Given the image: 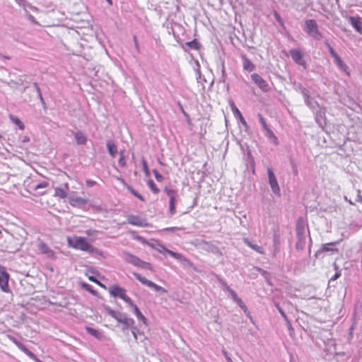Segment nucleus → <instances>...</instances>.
I'll return each instance as SVG.
<instances>
[{
    "mask_svg": "<svg viewBox=\"0 0 362 362\" xmlns=\"http://www.w3.org/2000/svg\"><path fill=\"white\" fill-rule=\"evenodd\" d=\"M176 199L169 200V212L171 215H173L176 212L175 207Z\"/></svg>",
    "mask_w": 362,
    "mask_h": 362,
    "instance_id": "c756f323",
    "label": "nucleus"
},
{
    "mask_svg": "<svg viewBox=\"0 0 362 362\" xmlns=\"http://www.w3.org/2000/svg\"><path fill=\"white\" fill-rule=\"evenodd\" d=\"M124 150H120L119 151V159L118 160V163H119V165L122 168H124L127 165V163H126V159H125V156H124Z\"/></svg>",
    "mask_w": 362,
    "mask_h": 362,
    "instance_id": "bb28decb",
    "label": "nucleus"
},
{
    "mask_svg": "<svg viewBox=\"0 0 362 362\" xmlns=\"http://www.w3.org/2000/svg\"><path fill=\"white\" fill-rule=\"evenodd\" d=\"M9 119L13 124L18 126L21 130H23L25 129L23 122L17 117L14 115H10Z\"/></svg>",
    "mask_w": 362,
    "mask_h": 362,
    "instance_id": "5701e85b",
    "label": "nucleus"
},
{
    "mask_svg": "<svg viewBox=\"0 0 362 362\" xmlns=\"http://www.w3.org/2000/svg\"><path fill=\"white\" fill-rule=\"evenodd\" d=\"M351 25L361 34H362V18L359 16H351L349 18Z\"/></svg>",
    "mask_w": 362,
    "mask_h": 362,
    "instance_id": "4468645a",
    "label": "nucleus"
},
{
    "mask_svg": "<svg viewBox=\"0 0 362 362\" xmlns=\"http://www.w3.org/2000/svg\"><path fill=\"white\" fill-rule=\"evenodd\" d=\"M136 317L138 319L141 320V321L144 322V324H146V318L145 317V316L141 313L139 312V313H137L136 315Z\"/></svg>",
    "mask_w": 362,
    "mask_h": 362,
    "instance_id": "a18cd8bd",
    "label": "nucleus"
},
{
    "mask_svg": "<svg viewBox=\"0 0 362 362\" xmlns=\"http://www.w3.org/2000/svg\"><path fill=\"white\" fill-rule=\"evenodd\" d=\"M258 117H259V122L261 123L263 129L264 130L267 129V128H269V127H268L264 118L261 115H259Z\"/></svg>",
    "mask_w": 362,
    "mask_h": 362,
    "instance_id": "4c0bfd02",
    "label": "nucleus"
},
{
    "mask_svg": "<svg viewBox=\"0 0 362 362\" xmlns=\"http://www.w3.org/2000/svg\"><path fill=\"white\" fill-rule=\"evenodd\" d=\"M126 260L134 266L147 269H151V264L148 262L142 261L139 257L133 255L127 254L126 256Z\"/></svg>",
    "mask_w": 362,
    "mask_h": 362,
    "instance_id": "6e6552de",
    "label": "nucleus"
},
{
    "mask_svg": "<svg viewBox=\"0 0 362 362\" xmlns=\"http://www.w3.org/2000/svg\"><path fill=\"white\" fill-rule=\"evenodd\" d=\"M148 185L154 194H158L159 192V189L152 180H148Z\"/></svg>",
    "mask_w": 362,
    "mask_h": 362,
    "instance_id": "473e14b6",
    "label": "nucleus"
},
{
    "mask_svg": "<svg viewBox=\"0 0 362 362\" xmlns=\"http://www.w3.org/2000/svg\"><path fill=\"white\" fill-rule=\"evenodd\" d=\"M223 354L225 356L228 362H233L232 359L228 356V353L226 351H223Z\"/></svg>",
    "mask_w": 362,
    "mask_h": 362,
    "instance_id": "4d7b16f0",
    "label": "nucleus"
},
{
    "mask_svg": "<svg viewBox=\"0 0 362 362\" xmlns=\"http://www.w3.org/2000/svg\"><path fill=\"white\" fill-rule=\"evenodd\" d=\"M341 276V272H336L334 275L330 279L331 281H335Z\"/></svg>",
    "mask_w": 362,
    "mask_h": 362,
    "instance_id": "3c124183",
    "label": "nucleus"
},
{
    "mask_svg": "<svg viewBox=\"0 0 362 362\" xmlns=\"http://www.w3.org/2000/svg\"><path fill=\"white\" fill-rule=\"evenodd\" d=\"M290 55L292 57L293 60L298 64V65L303 66L305 67L306 62L303 59V56L302 52L298 49H293L290 50Z\"/></svg>",
    "mask_w": 362,
    "mask_h": 362,
    "instance_id": "f8f14e48",
    "label": "nucleus"
},
{
    "mask_svg": "<svg viewBox=\"0 0 362 362\" xmlns=\"http://www.w3.org/2000/svg\"><path fill=\"white\" fill-rule=\"evenodd\" d=\"M86 329L87 332L89 333L90 335L95 337L97 339H100L101 334L97 329H95L90 327H86Z\"/></svg>",
    "mask_w": 362,
    "mask_h": 362,
    "instance_id": "cd10ccee",
    "label": "nucleus"
},
{
    "mask_svg": "<svg viewBox=\"0 0 362 362\" xmlns=\"http://www.w3.org/2000/svg\"><path fill=\"white\" fill-rule=\"evenodd\" d=\"M9 274L6 272V267L0 265V288L4 292L9 291L8 280Z\"/></svg>",
    "mask_w": 362,
    "mask_h": 362,
    "instance_id": "423d86ee",
    "label": "nucleus"
},
{
    "mask_svg": "<svg viewBox=\"0 0 362 362\" xmlns=\"http://www.w3.org/2000/svg\"><path fill=\"white\" fill-rule=\"evenodd\" d=\"M106 311H107V313H108L111 317H115V315H117V312H116V311H115V310H112V309H111V308H106Z\"/></svg>",
    "mask_w": 362,
    "mask_h": 362,
    "instance_id": "de8ad7c7",
    "label": "nucleus"
},
{
    "mask_svg": "<svg viewBox=\"0 0 362 362\" xmlns=\"http://www.w3.org/2000/svg\"><path fill=\"white\" fill-rule=\"evenodd\" d=\"M337 243L338 242L337 241V242H331V243L323 244L322 245V247H321L320 250H319V252H339V249L338 248L331 247L332 245H334Z\"/></svg>",
    "mask_w": 362,
    "mask_h": 362,
    "instance_id": "f3484780",
    "label": "nucleus"
},
{
    "mask_svg": "<svg viewBox=\"0 0 362 362\" xmlns=\"http://www.w3.org/2000/svg\"><path fill=\"white\" fill-rule=\"evenodd\" d=\"M107 147L108 152L110 154V156L112 158H115L116 153H117V146L113 143L108 142L107 144Z\"/></svg>",
    "mask_w": 362,
    "mask_h": 362,
    "instance_id": "393cba45",
    "label": "nucleus"
},
{
    "mask_svg": "<svg viewBox=\"0 0 362 362\" xmlns=\"http://www.w3.org/2000/svg\"><path fill=\"white\" fill-rule=\"evenodd\" d=\"M69 189V184L66 183L64 185V188L62 187H56L54 189V196L56 197H59L60 199H65L68 197V190Z\"/></svg>",
    "mask_w": 362,
    "mask_h": 362,
    "instance_id": "2eb2a0df",
    "label": "nucleus"
},
{
    "mask_svg": "<svg viewBox=\"0 0 362 362\" xmlns=\"http://www.w3.org/2000/svg\"><path fill=\"white\" fill-rule=\"evenodd\" d=\"M8 338L11 340L19 349L25 354L35 362H43L40 360L32 351H30L23 344L17 340L14 337L8 335Z\"/></svg>",
    "mask_w": 362,
    "mask_h": 362,
    "instance_id": "39448f33",
    "label": "nucleus"
},
{
    "mask_svg": "<svg viewBox=\"0 0 362 362\" xmlns=\"http://www.w3.org/2000/svg\"><path fill=\"white\" fill-rule=\"evenodd\" d=\"M333 267H334V270H335L336 272L339 271V266H338V264H337V263H335V262H334V263L333 264Z\"/></svg>",
    "mask_w": 362,
    "mask_h": 362,
    "instance_id": "13d9d810",
    "label": "nucleus"
},
{
    "mask_svg": "<svg viewBox=\"0 0 362 362\" xmlns=\"http://www.w3.org/2000/svg\"><path fill=\"white\" fill-rule=\"evenodd\" d=\"M74 136L76 141L77 144H86L87 142V139L86 136L81 132H77L74 134Z\"/></svg>",
    "mask_w": 362,
    "mask_h": 362,
    "instance_id": "aec40b11",
    "label": "nucleus"
},
{
    "mask_svg": "<svg viewBox=\"0 0 362 362\" xmlns=\"http://www.w3.org/2000/svg\"><path fill=\"white\" fill-rule=\"evenodd\" d=\"M109 4L112 5V0H106Z\"/></svg>",
    "mask_w": 362,
    "mask_h": 362,
    "instance_id": "0e129e2a",
    "label": "nucleus"
},
{
    "mask_svg": "<svg viewBox=\"0 0 362 362\" xmlns=\"http://www.w3.org/2000/svg\"><path fill=\"white\" fill-rule=\"evenodd\" d=\"M180 107H181V110H182V113H183L185 116H188V115H187V113L185 112V110H184L183 107H182V106H181Z\"/></svg>",
    "mask_w": 362,
    "mask_h": 362,
    "instance_id": "680f3d73",
    "label": "nucleus"
},
{
    "mask_svg": "<svg viewBox=\"0 0 362 362\" xmlns=\"http://www.w3.org/2000/svg\"><path fill=\"white\" fill-rule=\"evenodd\" d=\"M306 223L303 218H299L296 223V235H305Z\"/></svg>",
    "mask_w": 362,
    "mask_h": 362,
    "instance_id": "dca6fc26",
    "label": "nucleus"
},
{
    "mask_svg": "<svg viewBox=\"0 0 362 362\" xmlns=\"http://www.w3.org/2000/svg\"><path fill=\"white\" fill-rule=\"evenodd\" d=\"M33 86H34V87L35 88V89H36V90H37V94H38V96H39V98H40V100H41V101H43L42 95V93H41V90H40V88H39L38 85H37L36 83H33Z\"/></svg>",
    "mask_w": 362,
    "mask_h": 362,
    "instance_id": "c03bdc74",
    "label": "nucleus"
},
{
    "mask_svg": "<svg viewBox=\"0 0 362 362\" xmlns=\"http://www.w3.org/2000/svg\"><path fill=\"white\" fill-rule=\"evenodd\" d=\"M127 189L134 197H136V198H138L139 199H140L142 202L145 201L143 196L141 195L139 193H138L136 191H135L132 187H131L130 186H128Z\"/></svg>",
    "mask_w": 362,
    "mask_h": 362,
    "instance_id": "2f4dec72",
    "label": "nucleus"
},
{
    "mask_svg": "<svg viewBox=\"0 0 362 362\" xmlns=\"http://www.w3.org/2000/svg\"><path fill=\"white\" fill-rule=\"evenodd\" d=\"M133 40H134V45H135V48L136 49V50L138 52H139V42H138V40H137V37L136 35H134L133 37Z\"/></svg>",
    "mask_w": 362,
    "mask_h": 362,
    "instance_id": "864d4df0",
    "label": "nucleus"
},
{
    "mask_svg": "<svg viewBox=\"0 0 362 362\" xmlns=\"http://www.w3.org/2000/svg\"><path fill=\"white\" fill-rule=\"evenodd\" d=\"M267 173L269 177V182L273 192L275 194H279L280 192V188L273 170L271 168H268Z\"/></svg>",
    "mask_w": 362,
    "mask_h": 362,
    "instance_id": "ddd939ff",
    "label": "nucleus"
},
{
    "mask_svg": "<svg viewBox=\"0 0 362 362\" xmlns=\"http://www.w3.org/2000/svg\"><path fill=\"white\" fill-rule=\"evenodd\" d=\"M134 275L137 280H139L141 284L147 286L148 287L152 288L156 291H161L163 293L167 292L166 289L156 284L155 283L152 282L151 281L146 279L145 277L142 276L141 274H137V273H134Z\"/></svg>",
    "mask_w": 362,
    "mask_h": 362,
    "instance_id": "0eeeda50",
    "label": "nucleus"
},
{
    "mask_svg": "<svg viewBox=\"0 0 362 362\" xmlns=\"http://www.w3.org/2000/svg\"><path fill=\"white\" fill-rule=\"evenodd\" d=\"M325 44L326 45L327 47L328 48L329 52L331 54V56L334 58L335 63L337 65L343 70L347 76H350V70L348 67V66L341 60L340 57L337 54V52L334 51L333 47L330 45V44L325 41Z\"/></svg>",
    "mask_w": 362,
    "mask_h": 362,
    "instance_id": "7ed1b4c3",
    "label": "nucleus"
},
{
    "mask_svg": "<svg viewBox=\"0 0 362 362\" xmlns=\"http://www.w3.org/2000/svg\"><path fill=\"white\" fill-rule=\"evenodd\" d=\"M243 63L245 70L252 71L255 69V64L245 56L243 57Z\"/></svg>",
    "mask_w": 362,
    "mask_h": 362,
    "instance_id": "6ab92c4d",
    "label": "nucleus"
},
{
    "mask_svg": "<svg viewBox=\"0 0 362 362\" xmlns=\"http://www.w3.org/2000/svg\"><path fill=\"white\" fill-rule=\"evenodd\" d=\"M243 241L248 247H250L251 249L254 250L257 252H258L261 255L264 254V251L262 247L258 246L257 245L253 244L247 238H244Z\"/></svg>",
    "mask_w": 362,
    "mask_h": 362,
    "instance_id": "a211bd4d",
    "label": "nucleus"
},
{
    "mask_svg": "<svg viewBox=\"0 0 362 362\" xmlns=\"http://www.w3.org/2000/svg\"><path fill=\"white\" fill-rule=\"evenodd\" d=\"M252 81L257 85V86L264 92L269 90V85L267 81L258 74H252L251 75Z\"/></svg>",
    "mask_w": 362,
    "mask_h": 362,
    "instance_id": "9d476101",
    "label": "nucleus"
},
{
    "mask_svg": "<svg viewBox=\"0 0 362 362\" xmlns=\"http://www.w3.org/2000/svg\"><path fill=\"white\" fill-rule=\"evenodd\" d=\"M125 314L117 312V315H115L113 318H115L118 322H119V319H122Z\"/></svg>",
    "mask_w": 362,
    "mask_h": 362,
    "instance_id": "8fccbe9b",
    "label": "nucleus"
},
{
    "mask_svg": "<svg viewBox=\"0 0 362 362\" xmlns=\"http://www.w3.org/2000/svg\"><path fill=\"white\" fill-rule=\"evenodd\" d=\"M277 306V308L279 311V313H281V315L284 317V318H287V316L285 314L284 311L282 310V308L281 307H279L278 305H276Z\"/></svg>",
    "mask_w": 362,
    "mask_h": 362,
    "instance_id": "5fc2aeb1",
    "label": "nucleus"
},
{
    "mask_svg": "<svg viewBox=\"0 0 362 362\" xmlns=\"http://www.w3.org/2000/svg\"><path fill=\"white\" fill-rule=\"evenodd\" d=\"M240 121V122L244 125V126H247V122L245 121V119H244V117H243L242 115H240V116L238 117Z\"/></svg>",
    "mask_w": 362,
    "mask_h": 362,
    "instance_id": "6e6d98bb",
    "label": "nucleus"
},
{
    "mask_svg": "<svg viewBox=\"0 0 362 362\" xmlns=\"http://www.w3.org/2000/svg\"><path fill=\"white\" fill-rule=\"evenodd\" d=\"M69 202L71 205L76 206V205H78L80 204H84L86 202V201L81 197H76L74 195H71L69 197Z\"/></svg>",
    "mask_w": 362,
    "mask_h": 362,
    "instance_id": "412c9836",
    "label": "nucleus"
},
{
    "mask_svg": "<svg viewBox=\"0 0 362 362\" xmlns=\"http://www.w3.org/2000/svg\"><path fill=\"white\" fill-rule=\"evenodd\" d=\"M119 322L123 324L126 328L133 327L134 320L132 318L127 317L126 315L122 319H119Z\"/></svg>",
    "mask_w": 362,
    "mask_h": 362,
    "instance_id": "4be33fe9",
    "label": "nucleus"
},
{
    "mask_svg": "<svg viewBox=\"0 0 362 362\" xmlns=\"http://www.w3.org/2000/svg\"><path fill=\"white\" fill-rule=\"evenodd\" d=\"M235 301L238 303V305L240 306V308H241V309H242L245 313H246V312H247V308L246 305L244 304V303L243 302V300H242L240 298H238V299H236Z\"/></svg>",
    "mask_w": 362,
    "mask_h": 362,
    "instance_id": "e433bc0d",
    "label": "nucleus"
},
{
    "mask_svg": "<svg viewBox=\"0 0 362 362\" xmlns=\"http://www.w3.org/2000/svg\"><path fill=\"white\" fill-rule=\"evenodd\" d=\"M82 286L88 292H90V293L93 294V295H96L97 294V291L95 290H94L93 288V287L88 284H86V283H83L82 284Z\"/></svg>",
    "mask_w": 362,
    "mask_h": 362,
    "instance_id": "c9c22d12",
    "label": "nucleus"
},
{
    "mask_svg": "<svg viewBox=\"0 0 362 362\" xmlns=\"http://www.w3.org/2000/svg\"><path fill=\"white\" fill-rule=\"evenodd\" d=\"M37 248L40 253L46 255L49 259L53 260L57 259L55 252L49 247L47 243L40 242L38 244Z\"/></svg>",
    "mask_w": 362,
    "mask_h": 362,
    "instance_id": "1a4fd4ad",
    "label": "nucleus"
},
{
    "mask_svg": "<svg viewBox=\"0 0 362 362\" xmlns=\"http://www.w3.org/2000/svg\"><path fill=\"white\" fill-rule=\"evenodd\" d=\"M127 303L129 304L133 308L135 315H136L137 313L141 312L139 310V309L138 308V307L132 302V300H131V303Z\"/></svg>",
    "mask_w": 362,
    "mask_h": 362,
    "instance_id": "79ce46f5",
    "label": "nucleus"
},
{
    "mask_svg": "<svg viewBox=\"0 0 362 362\" xmlns=\"http://www.w3.org/2000/svg\"><path fill=\"white\" fill-rule=\"evenodd\" d=\"M358 202L362 204V196L358 197Z\"/></svg>",
    "mask_w": 362,
    "mask_h": 362,
    "instance_id": "e2e57ef3",
    "label": "nucleus"
},
{
    "mask_svg": "<svg viewBox=\"0 0 362 362\" xmlns=\"http://www.w3.org/2000/svg\"><path fill=\"white\" fill-rule=\"evenodd\" d=\"M164 191L167 194L170 200L176 199V191L173 189H169L168 187L164 188Z\"/></svg>",
    "mask_w": 362,
    "mask_h": 362,
    "instance_id": "c85d7f7f",
    "label": "nucleus"
},
{
    "mask_svg": "<svg viewBox=\"0 0 362 362\" xmlns=\"http://www.w3.org/2000/svg\"><path fill=\"white\" fill-rule=\"evenodd\" d=\"M153 173L157 181L161 182L163 180V176L156 170H153Z\"/></svg>",
    "mask_w": 362,
    "mask_h": 362,
    "instance_id": "58836bf2",
    "label": "nucleus"
},
{
    "mask_svg": "<svg viewBox=\"0 0 362 362\" xmlns=\"http://www.w3.org/2000/svg\"><path fill=\"white\" fill-rule=\"evenodd\" d=\"M266 132H267V135L269 137V138H276L274 134L273 133V132L269 129V128H267V129H265Z\"/></svg>",
    "mask_w": 362,
    "mask_h": 362,
    "instance_id": "09e8293b",
    "label": "nucleus"
},
{
    "mask_svg": "<svg viewBox=\"0 0 362 362\" xmlns=\"http://www.w3.org/2000/svg\"><path fill=\"white\" fill-rule=\"evenodd\" d=\"M88 279L95 284H97L98 285H99L101 287H103V288H105V285H103L102 283H100L97 279H95L94 276H89L88 277Z\"/></svg>",
    "mask_w": 362,
    "mask_h": 362,
    "instance_id": "a19ab883",
    "label": "nucleus"
},
{
    "mask_svg": "<svg viewBox=\"0 0 362 362\" xmlns=\"http://www.w3.org/2000/svg\"><path fill=\"white\" fill-rule=\"evenodd\" d=\"M109 293L114 297H119L125 303H131V298L127 295L126 290L118 285H113L109 288Z\"/></svg>",
    "mask_w": 362,
    "mask_h": 362,
    "instance_id": "20e7f679",
    "label": "nucleus"
},
{
    "mask_svg": "<svg viewBox=\"0 0 362 362\" xmlns=\"http://www.w3.org/2000/svg\"><path fill=\"white\" fill-rule=\"evenodd\" d=\"M305 28L306 33L314 40H320L322 38V35L319 30L317 22L314 19H308L305 21Z\"/></svg>",
    "mask_w": 362,
    "mask_h": 362,
    "instance_id": "f03ea898",
    "label": "nucleus"
},
{
    "mask_svg": "<svg viewBox=\"0 0 362 362\" xmlns=\"http://www.w3.org/2000/svg\"><path fill=\"white\" fill-rule=\"evenodd\" d=\"M186 45H187L188 47H189L190 48L193 49H195V50H199L200 49V43L199 42V41L196 39L190 41V42H186Z\"/></svg>",
    "mask_w": 362,
    "mask_h": 362,
    "instance_id": "a878e982",
    "label": "nucleus"
},
{
    "mask_svg": "<svg viewBox=\"0 0 362 362\" xmlns=\"http://www.w3.org/2000/svg\"><path fill=\"white\" fill-rule=\"evenodd\" d=\"M132 332V334H133L134 339L136 340L137 339L136 334L135 333V332L134 330Z\"/></svg>",
    "mask_w": 362,
    "mask_h": 362,
    "instance_id": "bf43d9fd",
    "label": "nucleus"
},
{
    "mask_svg": "<svg viewBox=\"0 0 362 362\" xmlns=\"http://www.w3.org/2000/svg\"><path fill=\"white\" fill-rule=\"evenodd\" d=\"M165 251L170 255L172 256L173 257L177 259H182V255L180 253H177V252H175L172 250H168V249H165Z\"/></svg>",
    "mask_w": 362,
    "mask_h": 362,
    "instance_id": "f704fd0d",
    "label": "nucleus"
},
{
    "mask_svg": "<svg viewBox=\"0 0 362 362\" xmlns=\"http://www.w3.org/2000/svg\"><path fill=\"white\" fill-rule=\"evenodd\" d=\"M86 183L87 186L90 187H93V186L96 185V182L95 181L90 180H86Z\"/></svg>",
    "mask_w": 362,
    "mask_h": 362,
    "instance_id": "603ef678",
    "label": "nucleus"
},
{
    "mask_svg": "<svg viewBox=\"0 0 362 362\" xmlns=\"http://www.w3.org/2000/svg\"><path fill=\"white\" fill-rule=\"evenodd\" d=\"M48 185H49V184H48L47 182H42L39 183L38 185H37L35 187V189H40V188H45Z\"/></svg>",
    "mask_w": 362,
    "mask_h": 362,
    "instance_id": "37998d69",
    "label": "nucleus"
},
{
    "mask_svg": "<svg viewBox=\"0 0 362 362\" xmlns=\"http://www.w3.org/2000/svg\"><path fill=\"white\" fill-rule=\"evenodd\" d=\"M67 243L69 247L76 250L91 253L97 252V249L91 245L84 237L74 236L72 238L67 237Z\"/></svg>",
    "mask_w": 362,
    "mask_h": 362,
    "instance_id": "f257e3e1",
    "label": "nucleus"
},
{
    "mask_svg": "<svg viewBox=\"0 0 362 362\" xmlns=\"http://www.w3.org/2000/svg\"><path fill=\"white\" fill-rule=\"evenodd\" d=\"M274 16L276 20L277 21V22L279 23L280 26L284 29L285 28L284 23L282 18H281L280 15L276 11H274Z\"/></svg>",
    "mask_w": 362,
    "mask_h": 362,
    "instance_id": "72a5a7b5",
    "label": "nucleus"
},
{
    "mask_svg": "<svg viewBox=\"0 0 362 362\" xmlns=\"http://www.w3.org/2000/svg\"><path fill=\"white\" fill-rule=\"evenodd\" d=\"M297 238L296 247L297 250H303L305 245V235H297Z\"/></svg>",
    "mask_w": 362,
    "mask_h": 362,
    "instance_id": "b1692460",
    "label": "nucleus"
},
{
    "mask_svg": "<svg viewBox=\"0 0 362 362\" xmlns=\"http://www.w3.org/2000/svg\"><path fill=\"white\" fill-rule=\"evenodd\" d=\"M226 288L228 291V292L230 293L234 301L239 298L237 296L236 293L233 289L230 288L228 286H226Z\"/></svg>",
    "mask_w": 362,
    "mask_h": 362,
    "instance_id": "ea45409f",
    "label": "nucleus"
},
{
    "mask_svg": "<svg viewBox=\"0 0 362 362\" xmlns=\"http://www.w3.org/2000/svg\"><path fill=\"white\" fill-rule=\"evenodd\" d=\"M229 103H230L231 110L233 111L235 116H236V117L240 116V115H242V114H241L240 111L238 110V108L236 107V105H235L234 102L231 100V101H230Z\"/></svg>",
    "mask_w": 362,
    "mask_h": 362,
    "instance_id": "7c9ffc66",
    "label": "nucleus"
},
{
    "mask_svg": "<svg viewBox=\"0 0 362 362\" xmlns=\"http://www.w3.org/2000/svg\"><path fill=\"white\" fill-rule=\"evenodd\" d=\"M1 138V135L0 134V139Z\"/></svg>",
    "mask_w": 362,
    "mask_h": 362,
    "instance_id": "69168bd1",
    "label": "nucleus"
},
{
    "mask_svg": "<svg viewBox=\"0 0 362 362\" xmlns=\"http://www.w3.org/2000/svg\"><path fill=\"white\" fill-rule=\"evenodd\" d=\"M136 239H138L139 240L143 241V242L144 241V238L142 237H141V236H137Z\"/></svg>",
    "mask_w": 362,
    "mask_h": 362,
    "instance_id": "052dcab7",
    "label": "nucleus"
},
{
    "mask_svg": "<svg viewBox=\"0 0 362 362\" xmlns=\"http://www.w3.org/2000/svg\"><path fill=\"white\" fill-rule=\"evenodd\" d=\"M142 165H143V169H144V171L148 174V165H147V162L145 159H143L142 160Z\"/></svg>",
    "mask_w": 362,
    "mask_h": 362,
    "instance_id": "49530a36",
    "label": "nucleus"
},
{
    "mask_svg": "<svg viewBox=\"0 0 362 362\" xmlns=\"http://www.w3.org/2000/svg\"><path fill=\"white\" fill-rule=\"evenodd\" d=\"M127 222L133 226L144 227L146 226L147 223L146 222L145 218H142L141 217L136 215H128L127 217Z\"/></svg>",
    "mask_w": 362,
    "mask_h": 362,
    "instance_id": "9b49d317",
    "label": "nucleus"
}]
</instances>
